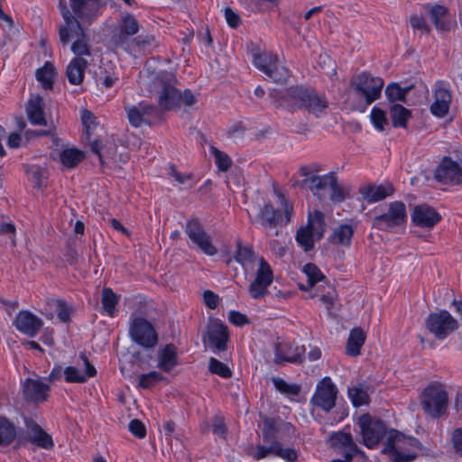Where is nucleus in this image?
I'll use <instances>...</instances> for the list:
<instances>
[{"mask_svg": "<svg viewBox=\"0 0 462 462\" xmlns=\"http://www.w3.org/2000/svg\"><path fill=\"white\" fill-rule=\"evenodd\" d=\"M253 62L259 70L276 83H285L290 78V70L273 52L256 53L254 55Z\"/></svg>", "mask_w": 462, "mask_h": 462, "instance_id": "nucleus-7", "label": "nucleus"}, {"mask_svg": "<svg viewBox=\"0 0 462 462\" xmlns=\"http://www.w3.org/2000/svg\"><path fill=\"white\" fill-rule=\"evenodd\" d=\"M24 424L26 427L24 439L26 441L44 449H51L54 447L51 436L33 420L26 418Z\"/></svg>", "mask_w": 462, "mask_h": 462, "instance_id": "nucleus-20", "label": "nucleus"}, {"mask_svg": "<svg viewBox=\"0 0 462 462\" xmlns=\"http://www.w3.org/2000/svg\"><path fill=\"white\" fill-rule=\"evenodd\" d=\"M225 17L228 25L232 28H236L241 22L239 15L234 12L230 7L225 9Z\"/></svg>", "mask_w": 462, "mask_h": 462, "instance_id": "nucleus-64", "label": "nucleus"}, {"mask_svg": "<svg viewBox=\"0 0 462 462\" xmlns=\"http://www.w3.org/2000/svg\"><path fill=\"white\" fill-rule=\"evenodd\" d=\"M353 235L354 229L352 226L343 224L334 229L330 237V241L335 245L349 246Z\"/></svg>", "mask_w": 462, "mask_h": 462, "instance_id": "nucleus-40", "label": "nucleus"}, {"mask_svg": "<svg viewBox=\"0 0 462 462\" xmlns=\"http://www.w3.org/2000/svg\"><path fill=\"white\" fill-rule=\"evenodd\" d=\"M60 14L64 20V23L59 28V37L62 44L66 45L72 37L78 39L72 43L71 51L76 57L89 56L90 51L88 40L82 23H80L69 11V8L62 1L59 5Z\"/></svg>", "mask_w": 462, "mask_h": 462, "instance_id": "nucleus-2", "label": "nucleus"}, {"mask_svg": "<svg viewBox=\"0 0 462 462\" xmlns=\"http://www.w3.org/2000/svg\"><path fill=\"white\" fill-rule=\"evenodd\" d=\"M273 274L270 264L263 258H259L255 278L250 283L248 291L254 300L263 298L268 293V287L272 284Z\"/></svg>", "mask_w": 462, "mask_h": 462, "instance_id": "nucleus-14", "label": "nucleus"}, {"mask_svg": "<svg viewBox=\"0 0 462 462\" xmlns=\"http://www.w3.org/2000/svg\"><path fill=\"white\" fill-rule=\"evenodd\" d=\"M235 257L245 270L252 269L254 261L257 260L259 262V258H257L254 252L250 247L241 245H238Z\"/></svg>", "mask_w": 462, "mask_h": 462, "instance_id": "nucleus-45", "label": "nucleus"}, {"mask_svg": "<svg viewBox=\"0 0 462 462\" xmlns=\"http://www.w3.org/2000/svg\"><path fill=\"white\" fill-rule=\"evenodd\" d=\"M157 114V108L153 106L140 103L127 109V117L134 127L150 125L152 116Z\"/></svg>", "mask_w": 462, "mask_h": 462, "instance_id": "nucleus-29", "label": "nucleus"}, {"mask_svg": "<svg viewBox=\"0 0 462 462\" xmlns=\"http://www.w3.org/2000/svg\"><path fill=\"white\" fill-rule=\"evenodd\" d=\"M332 176L333 172L322 176L311 175L304 180V183L310 188L315 196L322 199L325 196L326 191L328 189L329 185H331Z\"/></svg>", "mask_w": 462, "mask_h": 462, "instance_id": "nucleus-34", "label": "nucleus"}, {"mask_svg": "<svg viewBox=\"0 0 462 462\" xmlns=\"http://www.w3.org/2000/svg\"><path fill=\"white\" fill-rule=\"evenodd\" d=\"M411 89V86L401 88L398 83H391L385 88V96L390 102L406 103L405 97Z\"/></svg>", "mask_w": 462, "mask_h": 462, "instance_id": "nucleus-47", "label": "nucleus"}, {"mask_svg": "<svg viewBox=\"0 0 462 462\" xmlns=\"http://www.w3.org/2000/svg\"><path fill=\"white\" fill-rule=\"evenodd\" d=\"M117 79L118 78L116 77L114 74L103 75L102 72H100V74H96L97 84L105 87L106 88H112Z\"/></svg>", "mask_w": 462, "mask_h": 462, "instance_id": "nucleus-61", "label": "nucleus"}, {"mask_svg": "<svg viewBox=\"0 0 462 462\" xmlns=\"http://www.w3.org/2000/svg\"><path fill=\"white\" fill-rule=\"evenodd\" d=\"M407 221L406 206L402 201H393L388 205L387 210L372 219L374 228L382 231H393L402 227Z\"/></svg>", "mask_w": 462, "mask_h": 462, "instance_id": "nucleus-8", "label": "nucleus"}, {"mask_svg": "<svg viewBox=\"0 0 462 462\" xmlns=\"http://www.w3.org/2000/svg\"><path fill=\"white\" fill-rule=\"evenodd\" d=\"M390 116L394 127L405 128L407 121L411 117V112L402 105H393L390 108Z\"/></svg>", "mask_w": 462, "mask_h": 462, "instance_id": "nucleus-41", "label": "nucleus"}, {"mask_svg": "<svg viewBox=\"0 0 462 462\" xmlns=\"http://www.w3.org/2000/svg\"><path fill=\"white\" fill-rule=\"evenodd\" d=\"M162 380H164V376L162 374L152 371L139 375L137 386L143 389H150Z\"/></svg>", "mask_w": 462, "mask_h": 462, "instance_id": "nucleus-49", "label": "nucleus"}, {"mask_svg": "<svg viewBox=\"0 0 462 462\" xmlns=\"http://www.w3.org/2000/svg\"><path fill=\"white\" fill-rule=\"evenodd\" d=\"M88 61L82 57L73 58L66 69V75L69 82L72 85H80L84 79Z\"/></svg>", "mask_w": 462, "mask_h": 462, "instance_id": "nucleus-32", "label": "nucleus"}, {"mask_svg": "<svg viewBox=\"0 0 462 462\" xmlns=\"http://www.w3.org/2000/svg\"><path fill=\"white\" fill-rule=\"evenodd\" d=\"M284 100L291 109H305L316 117L324 115L328 106V101L324 95L301 86L288 88Z\"/></svg>", "mask_w": 462, "mask_h": 462, "instance_id": "nucleus-3", "label": "nucleus"}, {"mask_svg": "<svg viewBox=\"0 0 462 462\" xmlns=\"http://www.w3.org/2000/svg\"><path fill=\"white\" fill-rule=\"evenodd\" d=\"M347 393L355 407L367 405L370 402L369 387L364 383H357L349 387Z\"/></svg>", "mask_w": 462, "mask_h": 462, "instance_id": "nucleus-37", "label": "nucleus"}, {"mask_svg": "<svg viewBox=\"0 0 462 462\" xmlns=\"http://www.w3.org/2000/svg\"><path fill=\"white\" fill-rule=\"evenodd\" d=\"M203 340L214 351L221 352L226 349V342L228 340V331L220 320H211L207 328L206 335Z\"/></svg>", "mask_w": 462, "mask_h": 462, "instance_id": "nucleus-19", "label": "nucleus"}, {"mask_svg": "<svg viewBox=\"0 0 462 462\" xmlns=\"http://www.w3.org/2000/svg\"><path fill=\"white\" fill-rule=\"evenodd\" d=\"M420 402L425 413L432 418H439L448 408V393L443 385L430 383L421 392Z\"/></svg>", "mask_w": 462, "mask_h": 462, "instance_id": "nucleus-6", "label": "nucleus"}, {"mask_svg": "<svg viewBox=\"0 0 462 462\" xmlns=\"http://www.w3.org/2000/svg\"><path fill=\"white\" fill-rule=\"evenodd\" d=\"M366 336L361 328H353L346 342V353L351 356L360 355V349L365 341Z\"/></svg>", "mask_w": 462, "mask_h": 462, "instance_id": "nucleus-36", "label": "nucleus"}, {"mask_svg": "<svg viewBox=\"0 0 462 462\" xmlns=\"http://www.w3.org/2000/svg\"><path fill=\"white\" fill-rule=\"evenodd\" d=\"M332 447L343 457L354 458L357 454L363 453L355 443L349 431H338L330 436Z\"/></svg>", "mask_w": 462, "mask_h": 462, "instance_id": "nucleus-21", "label": "nucleus"}, {"mask_svg": "<svg viewBox=\"0 0 462 462\" xmlns=\"http://www.w3.org/2000/svg\"><path fill=\"white\" fill-rule=\"evenodd\" d=\"M270 442L271 444L268 447L262 445L256 446L255 449L253 452H251L250 455L256 460L263 459L271 454L275 456V448L278 441L273 440Z\"/></svg>", "mask_w": 462, "mask_h": 462, "instance_id": "nucleus-57", "label": "nucleus"}, {"mask_svg": "<svg viewBox=\"0 0 462 462\" xmlns=\"http://www.w3.org/2000/svg\"><path fill=\"white\" fill-rule=\"evenodd\" d=\"M307 227L320 239L325 232V216L322 212L316 210L313 214H309Z\"/></svg>", "mask_w": 462, "mask_h": 462, "instance_id": "nucleus-43", "label": "nucleus"}, {"mask_svg": "<svg viewBox=\"0 0 462 462\" xmlns=\"http://www.w3.org/2000/svg\"><path fill=\"white\" fill-rule=\"evenodd\" d=\"M351 87L356 93L364 97L366 105H371L381 97L383 80L368 72H362L351 79Z\"/></svg>", "mask_w": 462, "mask_h": 462, "instance_id": "nucleus-9", "label": "nucleus"}, {"mask_svg": "<svg viewBox=\"0 0 462 462\" xmlns=\"http://www.w3.org/2000/svg\"><path fill=\"white\" fill-rule=\"evenodd\" d=\"M314 238L316 236L306 226L300 227L296 234L297 243L304 248L306 252L311 250L314 246Z\"/></svg>", "mask_w": 462, "mask_h": 462, "instance_id": "nucleus-48", "label": "nucleus"}, {"mask_svg": "<svg viewBox=\"0 0 462 462\" xmlns=\"http://www.w3.org/2000/svg\"><path fill=\"white\" fill-rule=\"evenodd\" d=\"M419 441L415 438L405 437L397 431H390L389 441L383 452L393 462H411L417 456Z\"/></svg>", "mask_w": 462, "mask_h": 462, "instance_id": "nucleus-4", "label": "nucleus"}, {"mask_svg": "<svg viewBox=\"0 0 462 462\" xmlns=\"http://www.w3.org/2000/svg\"><path fill=\"white\" fill-rule=\"evenodd\" d=\"M303 271L308 277V287L300 286V289L303 291H307L309 288L312 287L318 282L321 281L324 278V275L320 272V270L313 263H307L303 267Z\"/></svg>", "mask_w": 462, "mask_h": 462, "instance_id": "nucleus-51", "label": "nucleus"}, {"mask_svg": "<svg viewBox=\"0 0 462 462\" xmlns=\"http://www.w3.org/2000/svg\"><path fill=\"white\" fill-rule=\"evenodd\" d=\"M228 319L232 324L238 326V327H242V326L249 323V319L245 315L240 313L239 311H236V310H231L229 312Z\"/></svg>", "mask_w": 462, "mask_h": 462, "instance_id": "nucleus-62", "label": "nucleus"}, {"mask_svg": "<svg viewBox=\"0 0 462 462\" xmlns=\"http://www.w3.org/2000/svg\"><path fill=\"white\" fill-rule=\"evenodd\" d=\"M304 346L296 344H281L277 346L275 351V361H286L290 363H301L305 354Z\"/></svg>", "mask_w": 462, "mask_h": 462, "instance_id": "nucleus-31", "label": "nucleus"}, {"mask_svg": "<svg viewBox=\"0 0 462 462\" xmlns=\"http://www.w3.org/2000/svg\"><path fill=\"white\" fill-rule=\"evenodd\" d=\"M49 391L50 386L40 379H26L23 385L24 398L34 402H44Z\"/></svg>", "mask_w": 462, "mask_h": 462, "instance_id": "nucleus-30", "label": "nucleus"}, {"mask_svg": "<svg viewBox=\"0 0 462 462\" xmlns=\"http://www.w3.org/2000/svg\"><path fill=\"white\" fill-rule=\"evenodd\" d=\"M451 102V94L448 86L439 81L435 85L434 90V102L430 106L431 113L439 117H443L447 115Z\"/></svg>", "mask_w": 462, "mask_h": 462, "instance_id": "nucleus-25", "label": "nucleus"}, {"mask_svg": "<svg viewBox=\"0 0 462 462\" xmlns=\"http://www.w3.org/2000/svg\"><path fill=\"white\" fill-rule=\"evenodd\" d=\"M71 14L81 23H92L101 15L105 5L100 0H69Z\"/></svg>", "mask_w": 462, "mask_h": 462, "instance_id": "nucleus-13", "label": "nucleus"}, {"mask_svg": "<svg viewBox=\"0 0 462 462\" xmlns=\"http://www.w3.org/2000/svg\"><path fill=\"white\" fill-rule=\"evenodd\" d=\"M394 191L393 185L389 182L383 184H367L360 187L359 193L367 203H375L391 196Z\"/></svg>", "mask_w": 462, "mask_h": 462, "instance_id": "nucleus-28", "label": "nucleus"}, {"mask_svg": "<svg viewBox=\"0 0 462 462\" xmlns=\"http://www.w3.org/2000/svg\"><path fill=\"white\" fill-rule=\"evenodd\" d=\"M428 329L439 339H444L457 328V321L447 310L430 314L426 319Z\"/></svg>", "mask_w": 462, "mask_h": 462, "instance_id": "nucleus-16", "label": "nucleus"}, {"mask_svg": "<svg viewBox=\"0 0 462 462\" xmlns=\"http://www.w3.org/2000/svg\"><path fill=\"white\" fill-rule=\"evenodd\" d=\"M282 433H287L289 436L293 434L294 427L292 424L281 419L264 418L263 428L264 441H273L275 438L282 437Z\"/></svg>", "mask_w": 462, "mask_h": 462, "instance_id": "nucleus-26", "label": "nucleus"}, {"mask_svg": "<svg viewBox=\"0 0 462 462\" xmlns=\"http://www.w3.org/2000/svg\"><path fill=\"white\" fill-rule=\"evenodd\" d=\"M82 363L78 366H67L63 374L67 383H84L88 378L97 374L96 368L89 363L87 357L81 356Z\"/></svg>", "mask_w": 462, "mask_h": 462, "instance_id": "nucleus-22", "label": "nucleus"}, {"mask_svg": "<svg viewBox=\"0 0 462 462\" xmlns=\"http://www.w3.org/2000/svg\"><path fill=\"white\" fill-rule=\"evenodd\" d=\"M177 365L176 347L172 344L166 345L158 354L157 366L163 372L171 371Z\"/></svg>", "mask_w": 462, "mask_h": 462, "instance_id": "nucleus-35", "label": "nucleus"}, {"mask_svg": "<svg viewBox=\"0 0 462 462\" xmlns=\"http://www.w3.org/2000/svg\"><path fill=\"white\" fill-rule=\"evenodd\" d=\"M370 118L373 125L377 131L383 132L385 129V126L388 125L386 113L377 106L373 107Z\"/></svg>", "mask_w": 462, "mask_h": 462, "instance_id": "nucleus-52", "label": "nucleus"}, {"mask_svg": "<svg viewBox=\"0 0 462 462\" xmlns=\"http://www.w3.org/2000/svg\"><path fill=\"white\" fill-rule=\"evenodd\" d=\"M410 23L413 30L420 32L421 34H430L431 31L430 26L422 16L417 14L411 15Z\"/></svg>", "mask_w": 462, "mask_h": 462, "instance_id": "nucleus-58", "label": "nucleus"}, {"mask_svg": "<svg viewBox=\"0 0 462 462\" xmlns=\"http://www.w3.org/2000/svg\"><path fill=\"white\" fill-rule=\"evenodd\" d=\"M14 326L21 333L33 337L43 325L42 320L28 310H21L15 316Z\"/></svg>", "mask_w": 462, "mask_h": 462, "instance_id": "nucleus-23", "label": "nucleus"}, {"mask_svg": "<svg viewBox=\"0 0 462 462\" xmlns=\"http://www.w3.org/2000/svg\"><path fill=\"white\" fill-rule=\"evenodd\" d=\"M16 437V430L12 422L0 417V446H8Z\"/></svg>", "mask_w": 462, "mask_h": 462, "instance_id": "nucleus-46", "label": "nucleus"}, {"mask_svg": "<svg viewBox=\"0 0 462 462\" xmlns=\"http://www.w3.org/2000/svg\"><path fill=\"white\" fill-rule=\"evenodd\" d=\"M56 72L53 65L47 61L44 66L36 71V79L45 89H51Z\"/></svg>", "mask_w": 462, "mask_h": 462, "instance_id": "nucleus-42", "label": "nucleus"}, {"mask_svg": "<svg viewBox=\"0 0 462 462\" xmlns=\"http://www.w3.org/2000/svg\"><path fill=\"white\" fill-rule=\"evenodd\" d=\"M43 107L44 103L41 97L36 96L29 100L26 112L32 125H46Z\"/></svg>", "mask_w": 462, "mask_h": 462, "instance_id": "nucleus-33", "label": "nucleus"}, {"mask_svg": "<svg viewBox=\"0 0 462 462\" xmlns=\"http://www.w3.org/2000/svg\"><path fill=\"white\" fill-rule=\"evenodd\" d=\"M185 233L198 248L209 256L217 254V247L212 244L210 236L205 231L199 220L193 219L187 223Z\"/></svg>", "mask_w": 462, "mask_h": 462, "instance_id": "nucleus-17", "label": "nucleus"}, {"mask_svg": "<svg viewBox=\"0 0 462 462\" xmlns=\"http://www.w3.org/2000/svg\"><path fill=\"white\" fill-rule=\"evenodd\" d=\"M120 300V295L113 291L111 288L106 287L102 290L101 303L105 312L109 317H115L117 313L116 306Z\"/></svg>", "mask_w": 462, "mask_h": 462, "instance_id": "nucleus-39", "label": "nucleus"}, {"mask_svg": "<svg viewBox=\"0 0 462 462\" xmlns=\"http://www.w3.org/2000/svg\"><path fill=\"white\" fill-rule=\"evenodd\" d=\"M212 430L214 434L218 437L225 438L226 434V428L224 420L221 417H215L212 421Z\"/></svg>", "mask_w": 462, "mask_h": 462, "instance_id": "nucleus-63", "label": "nucleus"}, {"mask_svg": "<svg viewBox=\"0 0 462 462\" xmlns=\"http://www.w3.org/2000/svg\"><path fill=\"white\" fill-rule=\"evenodd\" d=\"M274 194L279 199L283 215L280 210L275 209L270 203H264L258 214L260 224L263 227L275 228L280 224H288L291 221L293 217V206L286 196L279 189H274Z\"/></svg>", "mask_w": 462, "mask_h": 462, "instance_id": "nucleus-5", "label": "nucleus"}, {"mask_svg": "<svg viewBox=\"0 0 462 462\" xmlns=\"http://www.w3.org/2000/svg\"><path fill=\"white\" fill-rule=\"evenodd\" d=\"M81 121L86 129L87 134L89 136L90 131L93 130L96 126V117L88 110H84L81 114Z\"/></svg>", "mask_w": 462, "mask_h": 462, "instance_id": "nucleus-59", "label": "nucleus"}, {"mask_svg": "<svg viewBox=\"0 0 462 462\" xmlns=\"http://www.w3.org/2000/svg\"><path fill=\"white\" fill-rule=\"evenodd\" d=\"M275 456L284 459L286 462H296L298 459V452L291 448H282L281 442H277L275 448Z\"/></svg>", "mask_w": 462, "mask_h": 462, "instance_id": "nucleus-56", "label": "nucleus"}, {"mask_svg": "<svg viewBox=\"0 0 462 462\" xmlns=\"http://www.w3.org/2000/svg\"><path fill=\"white\" fill-rule=\"evenodd\" d=\"M208 369L212 374H217L223 378H230L232 376V371L229 367L214 357L209 359Z\"/></svg>", "mask_w": 462, "mask_h": 462, "instance_id": "nucleus-55", "label": "nucleus"}, {"mask_svg": "<svg viewBox=\"0 0 462 462\" xmlns=\"http://www.w3.org/2000/svg\"><path fill=\"white\" fill-rule=\"evenodd\" d=\"M129 336L141 346L153 347L158 342V335L151 322L132 314L129 321Z\"/></svg>", "mask_w": 462, "mask_h": 462, "instance_id": "nucleus-10", "label": "nucleus"}, {"mask_svg": "<svg viewBox=\"0 0 462 462\" xmlns=\"http://www.w3.org/2000/svg\"><path fill=\"white\" fill-rule=\"evenodd\" d=\"M430 20L438 31L448 32L457 26L456 21L451 17L448 9L440 5H427Z\"/></svg>", "mask_w": 462, "mask_h": 462, "instance_id": "nucleus-24", "label": "nucleus"}, {"mask_svg": "<svg viewBox=\"0 0 462 462\" xmlns=\"http://www.w3.org/2000/svg\"><path fill=\"white\" fill-rule=\"evenodd\" d=\"M128 429L133 435L139 439H143L146 435V429L143 423L139 420H132L128 425Z\"/></svg>", "mask_w": 462, "mask_h": 462, "instance_id": "nucleus-60", "label": "nucleus"}, {"mask_svg": "<svg viewBox=\"0 0 462 462\" xmlns=\"http://www.w3.org/2000/svg\"><path fill=\"white\" fill-rule=\"evenodd\" d=\"M175 85L176 79L169 71H160L150 79L148 90L151 96L157 98L162 109L171 110L181 104L190 106L196 103L197 98L190 90L186 89L180 93Z\"/></svg>", "mask_w": 462, "mask_h": 462, "instance_id": "nucleus-1", "label": "nucleus"}, {"mask_svg": "<svg viewBox=\"0 0 462 462\" xmlns=\"http://www.w3.org/2000/svg\"><path fill=\"white\" fill-rule=\"evenodd\" d=\"M338 390L330 377H324L318 382L310 403L324 411H330L336 406Z\"/></svg>", "mask_w": 462, "mask_h": 462, "instance_id": "nucleus-12", "label": "nucleus"}, {"mask_svg": "<svg viewBox=\"0 0 462 462\" xmlns=\"http://www.w3.org/2000/svg\"><path fill=\"white\" fill-rule=\"evenodd\" d=\"M210 152L215 157V162L219 171H226L231 167L232 160L226 153L214 146L210 147Z\"/></svg>", "mask_w": 462, "mask_h": 462, "instance_id": "nucleus-54", "label": "nucleus"}, {"mask_svg": "<svg viewBox=\"0 0 462 462\" xmlns=\"http://www.w3.org/2000/svg\"><path fill=\"white\" fill-rule=\"evenodd\" d=\"M157 47L155 38L152 35H140L130 42L129 53L152 52Z\"/></svg>", "mask_w": 462, "mask_h": 462, "instance_id": "nucleus-38", "label": "nucleus"}, {"mask_svg": "<svg viewBox=\"0 0 462 462\" xmlns=\"http://www.w3.org/2000/svg\"><path fill=\"white\" fill-rule=\"evenodd\" d=\"M328 190L330 191L329 197L334 202H342L345 200L347 194V191L337 182L335 173H333L331 185H329Z\"/></svg>", "mask_w": 462, "mask_h": 462, "instance_id": "nucleus-53", "label": "nucleus"}, {"mask_svg": "<svg viewBox=\"0 0 462 462\" xmlns=\"http://www.w3.org/2000/svg\"><path fill=\"white\" fill-rule=\"evenodd\" d=\"M363 444L368 448H374L386 435L385 424L368 413L363 414L357 420Z\"/></svg>", "mask_w": 462, "mask_h": 462, "instance_id": "nucleus-11", "label": "nucleus"}, {"mask_svg": "<svg viewBox=\"0 0 462 462\" xmlns=\"http://www.w3.org/2000/svg\"><path fill=\"white\" fill-rule=\"evenodd\" d=\"M273 385L282 393L287 396H297L300 392V386L296 383H288L286 381L280 377L273 379Z\"/></svg>", "mask_w": 462, "mask_h": 462, "instance_id": "nucleus-50", "label": "nucleus"}, {"mask_svg": "<svg viewBox=\"0 0 462 462\" xmlns=\"http://www.w3.org/2000/svg\"><path fill=\"white\" fill-rule=\"evenodd\" d=\"M441 219L440 215L431 207L422 204L414 208L411 221L422 228H432Z\"/></svg>", "mask_w": 462, "mask_h": 462, "instance_id": "nucleus-27", "label": "nucleus"}, {"mask_svg": "<svg viewBox=\"0 0 462 462\" xmlns=\"http://www.w3.org/2000/svg\"><path fill=\"white\" fill-rule=\"evenodd\" d=\"M83 159V152L76 148H68L60 153L61 163L69 169L76 167Z\"/></svg>", "mask_w": 462, "mask_h": 462, "instance_id": "nucleus-44", "label": "nucleus"}, {"mask_svg": "<svg viewBox=\"0 0 462 462\" xmlns=\"http://www.w3.org/2000/svg\"><path fill=\"white\" fill-rule=\"evenodd\" d=\"M139 32V23L136 18L126 14L118 22L116 32L112 36V42L117 48L130 50V38Z\"/></svg>", "mask_w": 462, "mask_h": 462, "instance_id": "nucleus-15", "label": "nucleus"}, {"mask_svg": "<svg viewBox=\"0 0 462 462\" xmlns=\"http://www.w3.org/2000/svg\"><path fill=\"white\" fill-rule=\"evenodd\" d=\"M434 177L438 182L445 185L462 183V161L457 162L445 157L435 170Z\"/></svg>", "mask_w": 462, "mask_h": 462, "instance_id": "nucleus-18", "label": "nucleus"}]
</instances>
